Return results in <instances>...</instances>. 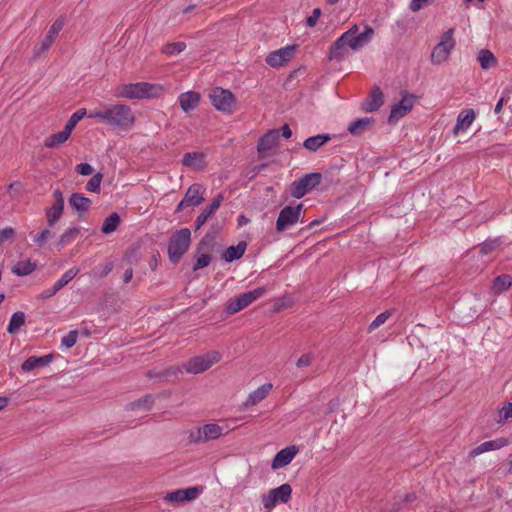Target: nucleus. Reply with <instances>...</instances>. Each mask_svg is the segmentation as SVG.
I'll return each instance as SVG.
<instances>
[{"mask_svg": "<svg viewBox=\"0 0 512 512\" xmlns=\"http://www.w3.org/2000/svg\"><path fill=\"white\" fill-rule=\"evenodd\" d=\"M374 36V29L364 25L362 31L355 24L344 32L331 46L329 52L330 60L341 61L349 55V50L357 51L368 45Z\"/></svg>", "mask_w": 512, "mask_h": 512, "instance_id": "f257e3e1", "label": "nucleus"}, {"mask_svg": "<svg viewBox=\"0 0 512 512\" xmlns=\"http://www.w3.org/2000/svg\"><path fill=\"white\" fill-rule=\"evenodd\" d=\"M88 117L119 130H129L135 123L132 109L125 104L101 103L98 108L92 109Z\"/></svg>", "mask_w": 512, "mask_h": 512, "instance_id": "f03ea898", "label": "nucleus"}, {"mask_svg": "<svg viewBox=\"0 0 512 512\" xmlns=\"http://www.w3.org/2000/svg\"><path fill=\"white\" fill-rule=\"evenodd\" d=\"M163 93V87L158 84L137 82L121 84L116 88L115 96L129 100L157 98Z\"/></svg>", "mask_w": 512, "mask_h": 512, "instance_id": "7ed1b4c3", "label": "nucleus"}, {"mask_svg": "<svg viewBox=\"0 0 512 512\" xmlns=\"http://www.w3.org/2000/svg\"><path fill=\"white\" fill-rule=\"evenodd\" d=\"M191 243V231L182 228L176 231L170 238L168 245L169 258L172 262H178L181 256L188 250Z\"/></svg>", "mask_w": 512, "mask_h": 512, "instance_id": "20e7f679", "label": "nucleus"}, {"mask_svg": "<svg viewBox=\"0 0 512 512\" xmlns=\"http://www.w3.org/2000/svg\"><path fill=\"white\" fill-rule=\"evenodd\" d=\"M228 432V427L218 423H208L189 432V439L194 443H205L216 440Z\"/></svg>", "mask_w": 512, "mask_h": 512, "instance_id": "39448f33", "label": "nucleus"}, {"mask_svg": "<svg viewBox=\"0 0 512 512\" xmlns=\"http://www.w3.org/2000/svg\"><path fill=\"white\" fill-rule=\"evenodd\" d=\"M266 291L265 287H258L245 292L234 299H230L225 305V310L229 315H234L261 298Z\"/></svg>", "mask_w": 512, "mask_h": 512, "instance_id": "423d86ee", "label": "nucleus"}, {"mask_svg": "<svg viewBox=\"0 0 512 512\" xmlns=\"http://www.w3.org/2000/svg\"><path fill=\"white\" fill-rule=\"evenodd\" d=\"M220 360L221 354L218 351H210L206 354L198 355L189 359L184 364V368L188 373L200 374L207 371Z\"/></svg>", "mask_w": 512, "mask_h": 512, "instance_id": "0eeeda50", "label": "nucleus"}, {"mask_svg": "<svg viewBox=\"0 0 512 512\" xmlns=\"http://www.w3.org/2000/svg\"><path fill=\"white\" fill-rule=\"evenodd\" d=\"M303 204L299 203L296 206H285L278 215L276 220V231L284 232L285 230L293 227L298 222L302 221Z\"/></svg>", "mask_w": 512, "mask_h": 512, "instance_id": "6e6552de", "label": "nucleus"}, {"mask_svg": "<svg viewBox=\"0 0 512 512\" xmlns=\"http://www.w3.org/2000/svg\"><path fill=\"white\" fill-rule=\"evenodd\" d=\"M453 35L454 29L450 28L441 36L440 42L435 46L431 54L433 64L440 65L449 59L450 53L455 46Z\"/></svg>", "mask_w": 512, "mask_h": 512, "instance_id": "1a4fd4ad", "label": "nucleus"}, {"mask_svg": "<svg viewBox=\"0 0 512 512\" xmlns=\"http://www.w3.org/2000/svg\"><path fill=\"white\" fill-rule=\"evenodd\" d=\"M321 180L322 175L320 173L306 174L291 184V195L296 199H300L315 189L321 183Z\"/></svg>", "mask_w": 512, "mask_h": 512, "instance_id": "9d476101", "label": "nucleus"}, {"mask_svg": "<svg viewBox=\"0 0 512 512\" xmlns=\"http://www.w3.org/2000/svg\"><path fill=\"white\" fill-rule=\"evenodd\" d=\"M292 487L290 484H282L271 489L262 496V503L267 512H270L277 504L287 503L291 499Z\"/></svg>", "mask_w": 512, "mask_h": 512, "instance_id": "9b49d317", "label": "nucleus"}, {"mask_svg": "<svg viewBox=\"0 0 512 512\" xmlns=\"http://www.w3.org/2000/svg\"><path fill=\"white\" fill-rule=\"evenodd\" d=\"M212 105L220 112L232 113L236 107V100L231 91L223 88H214L210 93Z\"/></svg>", "mask_w": 512, "mask_h": 512, "instance_id": "f8f14e48", "label": "nucleus"}, {"mask_svg": "<svg viewBox=\"0 0 512 512\" xmlns=\"http://www.w3.org/2000/svg\"><path fill=\"white\" fill-rule=\"evenodd\" d=\"M205 189L200 184L191 185L186 191L183 199L177 206V211H181L186 207H196L204 201Z\"/></svg>", "mask_w": 512, "mask_h": 512, "instance_id": "ddd939ff", "label": "nucleus"}, {"mask_svg": "<svg viewBox=\"0 0 512 512\" xmlns=\"http://www.w3.org/2000/svg\"><path fill=\"white\" fill-rule=\"evenodd\" d=\"M295 50V45H288L272 51L267 55L266 63L273 68L284 66L293 58Z\"/></svg>", "mask_w": 512, "mask_h": 512, "instance_id": "4468645a", "label": "nucleus"}, {"mask_svg": "<svg viewBox=\"0 0 512 512\" xmlns=\"http://www.w3.org/2000/svg\"><path fill=\"white\" fill-rule=\"evenodd\" d=\"M415 104V97L411 94L403 95L402 99L392 106L389 115V123H396L407 115Z\"/></svg>", "mask_w": 512, "mask_h": 512, "instance_id": "2eb2a0df", "label": "nucleus"}, {"mask_svg": "<svg viewBox=\"0 0 512 512\" xmlns=\"http://www.w3.org/2000/svg\"><path fill=\"white\" fill-rule=\"evenodd\" d=\"M200 494V490L197 487H190L186 489H177L168 492L163 497L164 501L168 503H183L186 501L195 500Z\"/></svg>", "mask_w": 512, "mask_h": 512, "instance_id": "dca6fc26", "label": "nucleus"}, {"mask_svg": "<svg viewBox=\"0 0 512 512\" xmlns=\"http://www.w3.org/2000/svg\"><path fill=\"white\" fill-rule=\"evenodd\" d=\"M63 25H64V22H63V20H60V19L56 20L51 25V27L49 28V30H48L46 36L43 38V40L40 43H38L37 45H35V47H34L35 55H40V54L46 52L50 48V46L53 44L56 37L58 36L59 32L63 28Z\"/></svg>", "mask_w": 512, "mask_h": 512, "instance_id": "f3484780", "label": "nucleus"}, {"mask_svg": "<svg viewBox=\"0 0 512 512\" xmlns=\"http://www.w3.org/2000/svg\"><path fill=\"white\" fill-rule=\"evenodd\" d=\"M54 203L46 210L47 223L49 227H53L60 219L64 210V198L60 190L53 192Z\"/></svg>", "mask_w": 512, "mask_h": 512, "instance_id": "a211bd4d", "label": "nucleus"}, {"mask_svg": "<svg viewBox=\"0 0 512 512\" xmlns=\"http://www.w3.org/2000/svg\"><path fill=\"white\" fill-rule=\"evenodd\" d=\"M298 453L299 449L295 445H291L280 450L272 460L271 468L273 470H278L287 466L292 462Z\"/></svg>", "mask_w": 512, "mask_h": 512, "instance_id": "6ab92c4d", "label": "nucleus"}, {"mask_svg": "<svg viewBox=\"0 0 512 512\" xmlns=\"http://www.w3.org/2000/svg\"><path fill=\"white\" fill-rule=\"evenodd\" d=\"M510 444L509 439L505 437H499L493 440L485 441L472 449L469 453V456L474 458L476 456H479L483 453L499 450L503 447H506Z\"/></svg>", "mask_w": 512, "mask_h": 512, "instance_id": "aec40b11", "label": "nucleus"}, {"mask_svg": "<svg viewBox=\"0 0 512 512\" xmlns=\"http://www.w3.org/2000/svg\"><path fill=\"white\" fill-rule=\"evenodd\" d=\"M273 384L272 383H265L261 386H259L257 389L250 392L247 399L243 403L245 408H250L256 406L258 403H260L262 400H264L272 391Z\"/></svg>", "mask_w": 512, "mask_h": 512, "instance_id": "412c9836", "label": "nucleus"}, {"mask_svg": "<svg viewBox=\"0 0 512 512\" xmlns=\"http://www.w3.org/2000/svg\"><path fill=\"white\" fill-rule=\"evenodd\" d=\"M384 103V95L379 87H374L368 98L362 103V110L365 112L377 111Z\"/></svg>", "mask_w": 512, "mask_h": 512, "instance_id": "4be33fe9", "label": "nucleus"}, {"mask_svg": "<svg viewBox=\"0 0 512 512\" xmlns=\"http://www.w3.org/2000/svg\"><path fill=\"white\" fill-rule=\"evenodd\" d=\"M182 110L186 113L196 109L200 102V95L194 91H188L180 94L178 98Z\"/></svg>", "mask_w": 512, "mask_h": 512, "instance_id": "5701e85b", "label": "nucleus"}, {"mask_svg": "<svg viewBox=\"0 0 512 512\" xmlns=\"http://www.w3.org/2000/svg\"><path fill=\"white\" fill-rule=\"evenodd\" d=\"M475 112L472 109H466L459 113L457 122L454 127V133L458 134L461 131L467 130L475 120Z\"/></svg>", "mask_w": 512, "mask_h": 512, "instance_id": "b1692460", "label": "nucleus"}, {"mask_svg": "<svg viewBox=\"0 0 512 512\" xmlns=\"http://www.w3.org/2000/svg\"><path fill=\"white\" fill-rule=\"evenodd\" d=\"M279 141V133L276 130H271L266 133L259 141L258 151L263 154L267 151L274 149Z\"/></svg>", "mask_w": 512, "mask_h": 512, "instance_id": "393cba45", "label": "nucleus"}, {"mask_svg": "<svg viewBox=\"0 0 512 512\" xmlns=\"http://www.w3.org/2000/svg\"><path fill=\"white\" fill-rule=\"evenodd\" d=\"M52 359V355H45L41 357L31 356L23 362L21 369L25 372H29L36 368L45 367L52 362Z\"/></svg>", "mask_w": 512, "mask_h": 512, "instance_id": "a878e982", "label": "nucleus"}, {"mask_svg": "<svg viewBox=\"0 0 512 512\" xmlns=\"http://www.w3.org/2000/svg\"><path fill=\"white\" fill-rule=\"evenodd\" d=\"M182 162L191 169L199 170L205 166V155L201 152L186 153L183 156Z\"/></svg>", "mask_w": 512, "mask_h": 512, "instance_id": "bb28decb", "label": "nucleus"}, {"mask_svg": "<svg viewBox=\"0 0 512 512\" xmlns=\"http://www.w3.org/2000/svg\"><path fill=\"white\" fill-rule=\"evenodd\" d=\"M71 133L72 132L68 128L64 127L62 131L47 137L44 141V146L47 148L59 147L69 139Z\"/></svg>", "mask_w": 512, "mask_h": 512, "instance_id": "cd10ccee", "label": "nucleus"}, {"mask_svg": "<svg viewBox=\"0 0 512 512\" xmlns=\"http://www.w3.org/2000/svg\"><path fill=\"white\" fill-rule=\"evenodd\" d=\"M69 204L77 212H87L92 204L91 200L80 193H73L69 198Z\"/></svg>", "mask_w": 512, "mask_h": 512, "instance_id": "c85d7f7f", "label": "nucleus"}, {"mask_svg": "<svg viewBox=\"0 0 512 512\" xmlns=\"http://www.w3.org/2000/svg\"><path fill=\"white\" fill-rule=\"evenodd\" d=\"M37 264L30 259L18 261L12 267V273L17 276H27L35 271Z\"/></svg>", "mask_w": 512, "mask_h": 512, "instance_id": "c756f323", "label": "nucleus"}, {"mask_svg": "<svg viewBox=\"0 0 512 512\" xmlns=\"http://www.w3.org/2000/svg\"><path fill=\"white\" fill-rule=\"evenodd\" d=\"M329 140H330V135L329 134H319V135L307 138L304 141L303 146L307 150L315 152L320 147L325 145Z\"/></svg>", "mask_w": 512, "mask_h": 512, "instance_id": "7c9ffc66", "label": "nucleus"}, {"mask_svg": "<svg viewBox=\"0 0 512 512\" xmlns=\"http://www.w3.org/2000/svg\"><path fill=\"white\" fill-rule=\"evenodd\" d=\"M246 246L247 245L245 242H240L236 246L228 247L223 253L224 260L226 262H232L241 258L245 253Z\"/></svg>", "mask_w": 512, "mask_h": 512, "instance_id": "2f4dec72", "label": "nucleus"}, {"mask_svg": "<svg viewBox=\"0 0 512 512\" xmlns=\"http://www.w3.org/2000/svg\"><path fill=\"white\" fill-rule=\"evenodd\" d=\"M477 59L482 69L487 70L496 67L497 60L494 54L487 49H482L478 52Z\"/></svg>", "mask_w": 512, "mask_h": 512, "instance_id": "473e14b6", "label": "nucleus"}, {"mask_svg": "<svg viewBox=\"0 0 512 512\" xmlns=\"http://www.w3.org/2000/svg\"><path fill=\"white\" fill-rule=\"evenodd\" d=\"M26 321L25 314L21 311L15 312L9 321L7 331L10 334L16 333L24 324Z\"/></svg>", "mask_w": 512, "mask_h": 512, "instance_id": "72a5a7b5", "label": "nucleus"}, {"mask_svg": "<svg viewBox=\"0 0 512 512\" xmlns=\"http://www.w3.org/2000/svg\"><path fill=\"white\" fill-rule=\"evenodd\" d=\"M373 120L371 118H361L350 123L348 131L353 135L361 134Z\"/></svg>", "mask_w": 512, "mask_h": 512, "instance_id": "f704fd0d", "label": "nucleus"}, {"mask_svg": "<svg viewBox=\"0 0 512 512\" xmlns=\"http://www.w3.org/2000/svg\"><path fill=\"white\" fill-rule=\"evenodd\" d=\"M119 223V215L117 213H112L104 220L101 230L104 234H110L116 231L117 227L119 226Z\"/></svg>", "mask_w": 512, "mask_h": 512, "instance_id": "c9c22d12", "label": "nucleus"}, {"mask_svg": "<svg viewBox=\"0 0 512 512\" xmlns=\"http://www.w3.org/2000/svg\"><path fill=\"white\" fill-rule=\"evenodd\" d=\"M78 273H79V269L76 267H72V268L68 269L54 284L56 285V287L59 290H61L70 281H72Z\"/></svg>", "mask_w": 512, "mask_h": 512, "instance_id": "e433bc0d", "label": "nucleus"}, {"mask_svg": "<svg viewBox=\"0 0 512 512\" xmlns=\"http://www.w3.org/2000/svg\"><path fill=\"white\" fill-rule=\"evenodd\" d=\"M87 110L85 108L78 109L76 112H74L68 121L65 124V127L68 128L71 132L76 127L79 121H81L84 117H88Z\"/></svg>", "mask_w": 512, "mask_h": 512, "instance_id": "4c0bfd02", "label": "nucleus"}, {"mask_svg": "<svg viewBox=\"0 0 512 512\" xmlns=\"http://www.w3.org/2000/svg\"><path fill=\"white\" fill-rule=\"evenodd\" d=\"M153 399L151 396H145L137 401L131 402L128 408L131 410H144L147 411L152 407Z\"/></svg>", "mask_w": 512, "mask_h": 512, "instance_id": "58836bf2", "label": "nucleus"}, {"mask_svg": "<svg viewBox=\"0 0 512 512\" xmlns=\"http://www.w3.org/2000/svg\"><path fill=\"white\" fill-rule=\"evenodd\" d=\"M512 418V401L505 403L498 411L497 423L504 424Z\"/></svg>", "mask_w": 512, "mask_h": 512, "instance_id": "ea45409f", "label": "nucleus"}, {"mask_svg": "<svg viewBox=\"0 0 512 512\" xmlns=\"http://www.w3.org/2000/svg\"><path fill=\"white\" fill-rule=\"evenodd\" d=\"M186 49V43L179 41L168 43L162 48V52L166 55L172 56L175 54H179Z\"/></svg>", "mask_w": 512, "mask_h": 512, "instance_id": "a19ab883", "label": "nucleus"}, {"mask_svg": "<svg viewBox=\"0 0 512 512\" xmlns=\"http://www.w3.org/2000/svg\"><path fill=\"white\" fill-rule=\"evenodd\" d=\"M392 315V310H386L380 313L369 325L368 331L372 332L383 325Z\"/></svg>", "mask_w": 512, "mask_h": 512, "instance_id": "79ce46f5", "label": "nucleus"}, {"mask_svg": "<svg viewBox=\"0 0 512 512\" xmlns=\"http://www.w3.org/2000/svg\"><path fill=\"white\" fill-rule=\"evenodd\" d=\"M78 339V332L76 330L70 331L67 335L62 337L61 345L67 349L73 347Z\"/></svg>", "mask_w": 512, "mask_h": 512, "instance_id": "37998d69", "label": "nucleus"}, {"mask_svg": "<svg viewBox=\"0 0 512 512\" xmlns=\"http://www.w3.org/2000/svg\"><path fill=\"white\" fill-rule=\"evenodd\" d=\"M102 181V174H95L87 183V190L90 192L98 193L100 191V185Z\"/></svg>", "mask_w": 512, "mask_h": 512, "instance_id": "c03bdc74", "label": "nucleus"}, {"mask_svg": "<svg viewBox=\"0 0 512 512\" xmlns=\"http://www.w3.org/2000/svg\"><path fill=\"white\" fill-rule=\"evenodd\" d=\"M79 233V229L77 227L68 228L61 236L60 243L62 245L70 242L77 234Z\"/></svg>", "mask_w": 512, "mask_h": 512, "instance_id": "a18cd8bd", "label": "nucleus"}, {"mask_svg": "<svg viewBox=\"0 0 512 512\" xmlns=\"http://www.w3.org/2000/svg\"><path fill=\"white\" fill-rule=\"evenodd\" d=\"M211 262V256L208 254H200L196 258L194 270L202 269L207 267Z\"/></svg>", "mask_w": 512, "mask_h": 512, "instance_id": "49530a36", "label": "nucleus"}, {"mask_svg": "<svg viewBox=\"0 0 512 512\" xmlns=\"http://www.w3.org/2000/svg\"><path fill=\"white\" fill-rule=\"evenodd\" d=\"M15 236V230L12 227H6L0 230V246L7 241H12Z\"/></svg>", "mask_w": 512, "mask_h": 512, "instance_id": "de8ad7c7", "label": "nucleus"}, {"mask_svg": "<svg viewBox=\"0 0 512 512\" xmlns=\"http://www.w3.org/2000/svg\"><path fill=\"white\" fill-rule=\"evenodd\" d=\"M51 236H52L51 232L48 229H44L40 233L36 234L34 236L33 240L36 244H38L39 246H42L43 244L46 243L47 239Z\"/></svg>", "mask_w": 512, "mask_h": 512, "instance_id": "09e8293b", "label": "nucleus"}, {"mask_svg": "<svg viewBox=\"0 0 512 512\" xmlns=\"http://www.w3.org/2000/svg\"><path fill=\"white\" fill-rule=\"evenodd\" d=\"M321 14H322L321 9L315 8L312 12V15L307 18L306 25L308 27H314L316 25L317 21L319 20Z\"/></svg>", "mask_w": 512, "mask_h": 512, "instance_id": "8fccbe9b", "label": "nucleus"}, {"mask_svg": "<svg viewBox=\"0 0 512 512\" xmlns=\"http://www.w3.org/2000/svg\"><path fill=\"white\" fill-rule=\"evenodd\" d=\"M58 291H60V290L56 287L55 284H53L51 287L42 291L38 297L42 300H46V299L53 297L55 294L58 293Z\"/></svg>", "mask_w": 512, "mask_h": 512, "instance_id": "3c124183", "label": "nucleus"}, {"mask_svg": "<svg viewBox=\"0 0 512 512\" xmlns=\"http://www.w3.org/2000/svg\"><path fill=\"white\" fill-rule=\"evenodd\" d=\"M312 360H313L312 354H310V353L304 354L297 360L296 365L299 368L308 367L312 363Z\"/></svg>", "mask_w": 512, "mask_h": 512, "instance_id": "603ef678", "label": "nucleus"}, {"mask_svg": "<svg viewBox=\"0 0 512 512\" xmlns=\"http://www.w3.org/2000/svg\"><path fill=\"white\" fill-rule=\"evenodd\" d=\"M432 0H411L410 9L413 12H417L422 9L424 6L428 5Z\"/></svg>", "mask_w": 512, "mask_h": 512, "instance_id": "864d4df0", "label": "nucleus"}, {"mask_svg": "<svg viewBox=\"0 0 512 512\" xmlns=\"http://www.w3.org/2000/svg\"><path fill=\"white\" fill-rule=\"evenodd\" d=\"M77 172L81 175H90L93 172V167L88 163H80L77 165Z\"/></svg>", "mask_w": 512, "mask_h": 512, "instance_id": "5fc2aeb1", "label": "nucleus"}, {"mask_svg": "<svg viewBox=\"0 0 512 512\" xmlns=\"http://www.w3.org/2000/svg\"><path fill=\"white\" fill-rule=\"evenodd\" d=\"M223 200V196L222 195H218L213 201L212 203L206 207L210 213L214 214L216 212V210L220 207L221 205V202Z\"/></svg>", "mask_w": 512, "mask_h": 512, "instance_id": "6e6d98bb", "label": "nucleus"}, {"mask_svg": "<svg viewBox=\"0 0 512 512\" xmlns=\"http://www.w3.org/2000/svg\"><path fill=\"white\" fill-rule=\"evenodd\" d=\"M223 200V196L222 195H218L213 201L212 203L206 207L210 213L214 214L216 212V210L220 207L221 205V202Z\"/></svg>", "mask_w": 512, "mask_h": 512, "instance_id": "4d7b16f0", "label": "nucleus"}, {"mask_svg": "<svg viewBox=\"0 0 512 512\" xmlns=\"http://www.w3.org/2000/svg\"><path fill=\"white\" fill-rule=\"evenodd\" d=\"M496 285H500L503 289L508 288L511 285L509 276H502L496 279Z\"/></svg>", "mask_w": 512, "mask_h": 512, "instance_id": "13d9d810", "label": "nucleus"}, {"mask_svg": "<svg viewBox=\"0 0 512 512\" xmlns=\"http://www.w3.org/2000/svg\"><path fill=\"white\" fill-rule=\"evenodd\" d=\"M112 269H113L112 263H110V262L106 263L101 268L100 276L103 277V276L108 275L112 271Z\"/></svg>", "mask_w": 512, "mask_h": 512, "instance_id": "bf43d9fd", "label": "nucleus"}, {"mask_svg": "<svg viewBox=\"0 0 512 512\" xmlns=\"http://www.w3.org/2000/svg\"><path fill=\"white\" fill-rule=\"evenodd\" d=\"M23 188V185L21 182H14V183H11L8 187L9 191H21V189Z\"/></svg>", "mask_w": 512, "mask_h": 512, "instance_id": "052dcab7", "label": "nucleus"}, {"mask_svg": "<svg viewBox=\"0 0 512 512\" xmlns=\"http://www.w3.org/2000/svg\"><path fill=\"white\" fill-rule=\"evenodd\" d=\"M132 277H133V270L132 268H128L125 270L124 272V277H123V280L125 283H128L132 280Z\"/></svg>", "mask_w": 512, "mask_h": 512, "instance_id": "680f3d73", "label": "nucleus"}, {"mask_svg": "<svg viewBox=\"0 0 512 512\" xmlns=\"http://www.w3.org/2000/svg\"><path fill=\"white\" fill-rule=\"evenodd\" d=\"M206 222H207V220H205L204 217H202L199 214L198 217L195 220L196 229H200Z\"/></svg>", "mask_w": 512, "mask_h": 512, "instance_id": "e2e57ef3", "label": "nucleus"}, {"mask_svg": "<svg viewBox=\"0 0 512 512\" xmlns=\"http://www.w3.org/2000/svg\"><path fill=\"white\" fill-rule=\"evenodd\" d=\"M206 222H207V220H205L204 217H202L199 214L198 217L195 220L196 229H200Z\"/></svg>", "mask_w": 512, "mask_h": 512, "instance_id": "0e129e2a", "label": "nucleus"}, {"mask_svg": "<svg viewBox=\"0 0 512 512\" xmlns=\"http://www.w3.org/2000/svg\"><path fill=\"white\" fill-rule=\"evenodd\" d=\"M282 135L285 137V138H290L291 135H292V131L291 129L289 128V126L287 124H285L283 127H282Z\"/></svg>", "mask_w": 512, "mask_h": 512, "instance_id": "69168bd1", "label": "nucleus"}, {"mask_svg": "<svg viewBox=\"0 0 512 512\" xmlns=\"http://www.w3.org/2000/svg\"><path fill=\"white\" fill-rule=\"evenodd\" d=\"M503 104H504V99H503V98H501V99L497 102V104H496V106H495V109H494L495 114H499V113L501 112L502 107H503Z\"/></svg>", "mask_w": 512, "mask_h": 512, "instance_id": "338daca9", "label": "nucleus"}, {"mask_svg": "<svg viewBox=\"0 0 512 512\" xmlns=\"http://www.w3.org/2000/svg\"><path fill=\"white\" fill-rule=\"evenodd\" d=\"M200 215L204 217L205 220H208L213 214L209 212L207 208H205Z\"/></svg>", "mask_w": 512, "mask_h": 512, "instance_id": "774afa93", "label": "nucleus"}]
</instances>
